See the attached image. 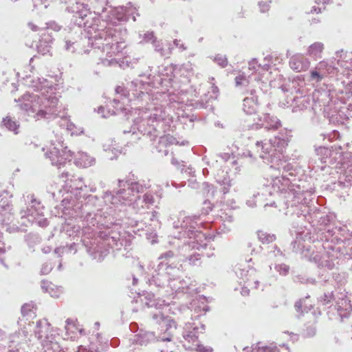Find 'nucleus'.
<instances>
[{
  "mask_svg": "<svg viewBox=\"0 0 352 352\" xmlns=\"http://www.w3.org/2000/svg\"><path fill=\"white\" fill-rule=\"evenodd\" d=\"M173 44L176 47H178L181 52H183L187 49L184 44L182 43L180 40L175 39L173 41Z\"/></svg>",
  "mask_w": 352,
  "mask_h": 352,
  "instance_id": "53",
  "label": "nucleus"
},
{
  "mask_svg": "<svg viewBox=\"0 0 352 352\" xmlns=\"http://www.w3.org/2000/svg\"><path fill=\"white\" fill-rule=\"evenodd\" d=\"M294 100L296 101V103L300 102V104H302V107L300 108L301 109L303 108H307V105L309 104V99L305 96L301 97L298 100H296L295 98Z\"/></svg>",
  "mask_w": 352,
  "mask_h": 352,
  "instance_id": "51",
  "label": "nucleus"
},
{
  "mask_svg": "<svg viewBox=\"0 0 352 352\" xmlns=\"http://www.w3.org/2000/svg\"><path fill=\"white\" fill-rule=\"evenodd\" d=\"M173 137L169 135H162L160 137V144L166 146L168 144H171Z\"/></svg>",
  "mask_w": 352,
  "mask_h": 352,
  "instance_id": "50",
  "label": "nucleus"
},
{
  "mask_svg": "<svg viewBox=\"0 0 352 352\" xmlns=\"http://www.w3.org/2000/svg\"><path fill=\"white\" fill-rule=\"evenodd\" d=\"M71 328L74 331V332H69V333H67L68 335H69L70 333L73 334L71 336V338H76L75 334L76 333L77 331L79 332L80 334H84V329L78 328L76 324L75 327H72V326H71Z\"/></svg>",
  "mask_w": 352,
  "mask_h": 352,
  "instance_id": "54",
  "label": "nucleus"
},
{
  "mask_svg": "<svg viewBox=\"0 0 352 352\" xmlns=\"http://www.w3.org/2000/svg\"><path fill=\"white\" fill-rule=\"evenodd\" d=\"M95 12L102 14V17H94L91 21L88 20L85 22V31L88 38V43L92 45V49L88 52L82 48V45L87 43L86 38H80V41L72 42L66 41L65 49L67 51L78 54L89 53L98 56L101 63L105 66H113L118 64L117 56L125 47L124 41L120 40L118 35V30L111 27L117 25L120 22L128 21L130 16H132L133 21L136 20L134 14L136 8L131 3L127 6L111 8L108 14L104 15L105 8H96Z\"/></svg>",
  "mask_w": 352,
  "mask_h": 352,
  "instance_id": "1",
  "label": "nucleus"
},
{
  "mask_svg": "<svg viewBox=\"0 0 352 352\" xmlns=\"http://www.w3.org/2000/svg\"><path fill=\"white\" fill-rule=\"evenodd\" d=\"M316 330L314 327H309L307 328V335L308 336H313L315 334Z\"/></svg>",
  "mask_w": 352,
  "mask_h": 352,
  "instance_id": "60",
  "label": "nucleus"
},
{
  "mask_svg": "<svg viewBox=\"0 0 352 352\" xmlns=\"http://www.w3.org/2000/svg\"><path fill=\"white\" fill-rule=\"evenodd\" d=\"M198 217H185L181 223L174 222L173 228L176 230L180 229L177 234H174L175 238L186 239L181 248H179V254L184 258V262H186L191 266H199L201 263L202 253H197L195 251H201L207 249L208 245L205 242V235L199 230L201 223L197 222Z\"/></svg>",
  "mask_w": 352,
  "mask_h": 352,
  "instance_id": "5",
  "label": "nucleus"
},
{
  "mask_svg": "<svg viewBox=\"0 0 352 352\" xmlns=\"http://www.w3.org/2000/svg\"><path fill=\"white\" fill-rule=\"evenodd\" d=\"M142 202L144 204L146 208H149L151 206H153L155 204L154 196L151 193H145L143 195Z\"/></svg>",
  "mask_w": 352,
  "mask_h": 352,
  "instance_id": "37",
  "label": "nucleus"
},
{
  "mask_svg": "<svg viewBox=\"0 0 352 352\" xmlns=\"http://www.w3.org/2000/svg\"><path fill=\"white\" fill-rule=\"evenodd\" d=\"M281 170L283 172L281 177L277 176L272 179V187L274 192H285L287 195L289 189L296 186L294 182L296 181L298 173L294 168L292 170L288 172L284 171L282 168L279 171L280 172Z\"/></svg>",
  "mask_w": 352,
  "mask_h": 352,
  "instance_id": "14",
  "label": "nucleus"
},
{
  "mask_svg": "<svg viewBox=\"0 0 352 352\" xmlns=\"http://www.w3.org/2000/svg\"><path fill=\"white\" fill-rule=\"evenodd\" d=\"M104 111H105V109L103 107L100 106V107H98V113L101 114L102 118H107L111 115V114L109 113V111H107V113L106 114L104 113Z\"/></svg>",
  "mask_w": 352,
  "mask_h": 352,
  "instance_id": "58",
  "label": "nucleus"
},
{
  "mask_svg": "<svg viewBox=\"0 0 352 352\" xmlns=\"http://www.w3.org/2000/svg\"><path fill=\"white\" fill-rule=\"evenodd\" d=\"M287 349L285 345L283 346H273L270 345L268 346H262V347H256L252 349V352H283V351H287Z\"/></svg>",
  "mask_w": 352,
  "mask_h": 352,
  "instance_id": "31",
  "label": "nucleus"
},
{
  "mask_svg": "<svg viewBox=\"0 0 352 352\" xmlns=\"http://www.w3.org/2000/svg\"><path fill=\"white\" fill-rule=\"evenodd\" d=\"M255 91H250V96H247L243 99V110L248 116L256 117L258 109L257 97L254 95Z\"/></svg>",
  "mask_w": 352,
  "mask_h": 352,
  "instance_id": "21",
  "label": "nucleus"
},
{
  "mask_svg": "<svg viewBox=\"0 0 352 352\" xmlns=\"http://www.w3.org/2000/svg\"><path fill=\"white\" fill-rule=\"evenodd\" d=\"M32 311V307L30 305H24L21 307V313L23 316H27L29 312Z\"/></svg>",
  "mask_w": 352,
  "mask_h": 352,
  "instance_id": "55",
  "label": "nucleus"
},
{
  "mask_svg": "<svg viewBox=\"0 0 352 352\" xmlns=\"http://www.w3.org/2000/svg\"><path fill=\"white\" fill-rule=\"evenodd\" d=\"M334 309L337 311L338 315L342 318L348 317L352 306L346 293L338 292L336 294Z\"/></svg>",
  "mask_w": 352,
  "mask_h": 352,
  "instance_id": "17",
  "label": "nucleus"
},
{
  "mask_svg": "<svg viewBox=\"0 0 352 352\" xmlns=\"http://www.w3.org/2000/svg\"><path fill=\"white\" fill-rule=\"evenodd\" d=\"M204 331L205 325L200 322H188L184 326L183 337L186 342L195 345V349L197 352H212L213 350L211 347L204 346L197 342L199 333H203Z\"/></svg>",
  "mask_w": 352,
  "mask_h": 352,
  "instance_id": "12",
  "label": "nucleus"
},
{
  "mask_svg": "<svg viewBox=\"0 0 352 352\" xmlns=\"http://www.w3.org/2000/svg\"><path fill=\"white\" fill-rule=\"evenodd\" d=\"M23 80L25 86L34 90H40L41 93V95L25 94L18 100L15 99L16 102H20L21 109L36 120H50L60 117L63 122L60 126L72 131L74 124L69 122L65 113L61 114L62 107L58 104L55 89L49 84V81L45 78L31 76H26Z\"/></svg>",
  "mask_w": 352,
  "mask_h": 352,
  "instance_id": "3",
  "label": "nucleus"
},
{
  "mask_svg": "<svg viewBox=\"0 0 352 352\" xmlns=\"http://www.w3.org/2000/svg\"><path fill=\"white\" fill-rule=\"evenodd\" d=\"M305 301V300H300L295 303L294 307L297 312L302 313L304 311H307V309H309L306 305H303V302Z\"/></svg>",
  "mask_w": 352,
  "mask_h": 352,
  "instance_id": "43",
  "label": "nucleus"
},
{
  "mask_svg": "<svg viewBox=\"0 0 352 352\" xmlns=\"http://www.w3.org/2000/svg\"><path fill=\"white\" fill-rule=\"evenodd\" d=\"M149 187L148 184L131 178L118 179L117 190L105 192L103 199L106 203H110L115 207L133 204V208H135L138 206V202L140 201L138 194L143 192Z\"/></svg>",
  "mask_w": 352,
  "mask_h": 352,
  "instance_id": "7",
  "label": "nucleus"
},
{
  "mask_svg": "<svg viewBox=\"0 0 352 352\" xmlns=\"http://www.w3.org/2000/svg\"><path fill=\"white\" fill-rule=\"evenodd\" d=\"M216 181L223 186L222 192L224 195L229 192L232 184L227 172L219 170L216 175Z\"/></svg>",
  "mask_w": 352,
  "mask_h": 352,
  "instance_id": "25",
  "label": "nucleus"
},
{
  "mask_svg": "<svg viewBox=\"0 0 352 352\" xmlns=\"http://www.w3.org/2000/svg\"><path fill=\"white\" fill-rule=\"evenodd\" d=\"M152 45L155 49V51L157 53H159L160 54V56H164L166 55V53H165V50H164V44L162 42V41H159L157 39V38H155V41H154L153 43H152Z\"/></svg>",
  "mask_w": 352,
  "mask_h": 352,
  "instance_id": "38",
  "label": "nucleus"
},
{
  "mask_svg": "<svg viewBox=\"0 0 352 352\" xmlns=\"http://www.w3.org/2000/svg\"><path fill=\"white\" fill-rule=\"evenodd\" d=\"M111 107L113 109H109V113L111 115L114 114H123L126 116L128 112L130 111L129 109L124 104L123 102H120L118 99H114L111 103Z\"/></svg>",
  "mask_w": 352,
  "mask_h": 352,
  "instance_id": "27",
  "label": "nucleus"
},
{
  "mask_svg": "<svg viewBox=\"0 0 352 352\" xmlns=\"http://www.w3.org/2000/svg\"><path fill=\"white\" fill-rule=\"evenodd\" d=\"M175 278H177V276H175ZM177 280V278H175V280L174 282H172L171 283H170V287L173 290H175V292H178L182 289L188 287V283H186V281L184 279L179 280V283L180 285L177 287V285H176Z\"/></svg>",
  "mask_w": 352,
  "mask_h": 352,
  "instance_id": "39",
  "label": "nucleus"
},
{
  "mask_svg": "<svg viewBox=\"0 0 352 352\" xmlns=\"http://www.w3.org/2000/svg\"><path fill=\"white\" fill-rule=\"evenodd\" d=\"M261 67V65H258L256 58L252 59L248 63V69L252 72L251 74H252L254 72H256L258 68Z\"/></svg>",
  "mask_w": 352,
  "mask_h": 352,
  "instance_id": "46",
  "label": "nucleus"
},
{
  "mask_svg": "<svg viewBox=\"0 0 352 352\" xmlns=\"http://www.w3.org/2000/svg\"><path fill=\"white\" fill-rule=\"evenodd\" d=\"M316 153L322 163H327V159L331 155V149L324 146L316 148Z\"/></svg>",
  "mask_w": 352,
  "mask_h": 352,
  "instance_id": "32",
  "label": "nucleus"
},
{
  "mask_svg": "<svg viewBox=\"0 0 352 352\" xmlns=\"http://www.w3.org/2000/svg\"><path fill=\"white\" fill-rule=\"evenodd\" d=\"M38 52L44 55L50 52L51 50V40L43 41V39L40 40L37 45Z\"/></svg>",
  "mask_w": 352,
  "mask_h": 352,
  "instance_id": "34",
  "label": "nucleus"
},
{
  "mask_svg": "<svg viewBox=\"0 0 352 352\" xmlns=\"http://www.w3.org/2000/svg\"><path fill=\"white\" fill-rule=\"evenodd\" d=\"M289 66L294 71L300 72L309 69L310 61L303 55L297 54L291 57Z\"/></svg>",
  "mask_w": 352,
  "mask_h": 352,
  "instance_id": "20",
  "label": "nucleus"
},
{
  "mask_svg": "<svg viewBox=\"0 0 352 352\" xmlns=\"http://www.w3.org/2000/svg\"><path fill=\"white\" fill-rule=\"evenodd\" d=\"M67 204H69V202L67 197H65L62 200V205L64 206V208H67Z\"/></svg>",
  "mask_w": 352,
  "mask_h": 352,
  "instance_id": "64",
  "label": "nucleus"
},
{
  "mask_svg": "<svg viewBox=\"0 0 352 352\" xmlns=\"http://www.w3.org/2000/svg\"><path fill=\"white\" fill-rule=\"evenodd\" d=\"M96 214L88 212L85 217L86 224L82 229V241L86 247L87 252L94 259L102 261L109 253V248L120 249L122 241L120 234L109 228L98 232L97 237H94L98 228V222L96 219Z\"/></svg>",
  "mask_w": 352,
  "mask_h": 352,
  "instance_id": "4",
  "label": "nucleus"
},
{
  "mask_svg": "<svg viewBox=\"0 0 352 352\" xmlns=\"http://www.w3.org/2000/svg\"><path fill=\"white\" fill-rule=\"evenodd\" d=\"M328 0H315L316 3L318 4V6H314L311 10V13H319L321 12L322 10H324V4L327 3Z\"/></svg>",
  "mask_w": 352,
  "mask_h": 352,
  "instance_id": "40",
  "label": "nucleus"
},
{
  "mask_svg": "<svg viewBox=\"0 0 352 352\" xmlns=\"http://www.w3.org/2000/svg\"><path fill=\"white\" fill-rule=\"evenodd\" d=\"M271 1H259L258 6L261 12H266L270 10Z\"/></svg>",
  "mask_w": 352,
  "mask_h": 352,
  "instance_id": "45",
  "label": "nucleus"
},
{
  "mask_svg": "<svg viewBox=\"0 0 352 352\" xmlns=\"http://www.w3.org/2000/svg\"><path fill=\"white\" fill-rule=\"evenodd\" d=\"M174 253L172 251H168L161 255L159 259H168L173 257Z\"/></svg>",
  "mask_w": 352,
  "mask_h": 352,
  "instance_id": "56",
  "label": "nucleus"
},
{
  "mask_svg": "<svg viewBox=\"0 0 352 352\" xmlns=\"http://www.w3.org/2000/svg\"><path fill=\"white\" fill-rule=\"evenodd\" d=\"M41 288L52 297H58L60 294V291L52 283L43 281L41 283Z\"/></svg>",
  "mask_w": 352,
  "mask_h": 352,
  "instance_id": "28",
  "label": "nucleus"
},
{
  "mask_svg": "<svg viewBox=\"0 0 352 352\" xmlns=\"http://www.w3.org/2000/svg\"><path fill=\"white\" fill-rule=\"evenodd\" d=\"M53 266L52 263H45L43 264L41 269V273L42 274H48L52 270Z\"/></svg>",
  "mask_w": 352,
  "mask_h": 352,
  "instance_id": "48",
  "label": "nucleus"
},
{
  "mask_svg": "<svg viewBox=\"0 0 352 352\" xmlns=\"http://www.w3.org/2000/svg\"><path fill=\"white\" fill-rule=\"evenodd\" d=\"M179 272V269L169 265L164 261H160L156 268L152 272V276L149 279L150 285L156 287H165L170 286V283L175 280V276Z\"/></svg>",
  "mask_w": 352,
  "mask_h": 352,
  "instance_id": "11",
  "label": "nucleus"
},
{
  "mask_svg": "<svg viewBox=\"0 0 352 352\" xmlns=\"http://www.w3.org/2000/svg\"><path fill=\"white\" fill-rule=\"evenodd\" d=\"M72 175L67 171H63L60 175V177L63 179V182H66L69 179Z\"/></svg>",
  "mask_w": 352,
  "mask_h": 352,
  "instance_id": "59",
  "label": "nucleus"
},
{
  "mask_svg": "<svg viewBox=\"0 0 352 352\" xmlns=\"http://www.w3.org/2000/svg\"><path fill=\"white\" fill-rule=\"evenodd\" d=\"M3 124L5 126L9 131H13L14 134L19 133V124L18 122L12 120V118L7 116L3 118Z\"/></svg>",
  "mask_w": 352,
  "mask_h": 352,
  "instance_id": "29",
  "label": "nucleus"
},
{
  "mask_svg": "<svg viewBox=\"0 0 352 352\" xmlns=\"http://www.w3.org/2000/svg\"><path fill=\"white\" fill-rule=\"evenodd\" d=\"M48 28L54 31H59L60 30V26L55 22H51L48 24Z\"/></svg>",
  "mask_w": 352,
  "mask_h": 352,
  "instance_id": "57",
  "label": "nucleus"
},
{
  "mask_svg": "<svg viewBox=\"0 0 352 352\" xmlns=\"http://www.w3.org/2000/svg\"><path fill=\"white\" fill-rule=\"evenodd\" d=\"M274 268L282 276H286L289 271V267L285 264L275 265Z\"/></svg>",
  "mask_w": 352,
  "mask_h": 352,
  "instance_id": "42",
  "label": "nucleus"
},
{
  "mask_svg": "<svg viewBox=\"0 0 352 352\" xmlns=\"http://www.w3.org/2000/svg\"><path fill=\"white\" fill-rule=\"evenodd\" d=\"M316 69L326 76L331 74L334 70V67L327 60L320 61L316 65Z\"/></svg>",
  "mask_w": 352,
  "mask_h": 352,
  "instance_id": "30",
  "label": "nucleus"
},
{
  "mask_svg": "<svg viewBox=\"0 0 352 352\" xmlns=\"http://www.w3.org/2000/svg\"><path fill=\"white\" fill-rule=\"evenodd\" d=\"M238 276L243 280L244 284H247V287L250 289H258L259 281L255 278V272L253 270H240V272H236Z\"/></svg>",
  "mask_w": 352,
  "mask_h": 352,
  "instance_id": "22",
  "label": "nucleus"
},
{
  "mask_svg": "<svg viewBox=\"0 0 352 352\" xmlns=\"http://www.w3.org/2000/svg\"><path fill=\"white\" fill-rule=\"evenodd\" d=\"M35 337L40 341L41 352H66L60 349L58 342V333L47 320L36 322L34 329Z\"/></svg>",
  "mask_w": 352,
  "mask_h": 352,
  "instance_id": "9",
  "label": "nucleus"
},
{
  "mask_svg": "<svg viewBox=\"0 0 352 352\" xmlns=\"http://www.w3.org/2000/svg\"><path fill=\"white\" fill-rule=\"evenodd\" d=\"M258 238L263 243H269L274 241L276 239L275 235L268 234L263 231L258 232Z\"/></svg>",
  "mask_w": 352,
  "mask_h": 352,
  "instance_id": "35",
  "label": "nucleus"
},
{
  "mask_svg": "<svg viewBox=\"0 0 352 352\" xmlns=\"http://www.w3.org/2000/svg\"><path fill=\"white\" fill-rule=\"evenodd\" d=\"M324 78H325V76L322 74V72L318 71L316 67L312 70H311L309 77L311 81L319 82Z\"/></svg>",
  "mask_w": 352,
  "mask_h": 352,
  "instance_id": "36",
  "label": "nucleus"
},
{
  "mask_svg": "<svg viewBox=\"0 0 352 352\" xmlns=\"http://www.w3.org/2000/svg\"><path fill=\"white\" fill-rule=\"evenodd\" d=\"M25 208L21 210V218L27 217L28 221L36 223L39 226L45 228L47 226V221L43 217L44 207L34 194L25 193L23 195Z\"/></svg>",
  "mask_w": 352,
  "mask_h": 352,
  "instance_id": "10",
  "label": "nucleus"
},
{
  "mask_svg": "<svg viewBox=\"0 0 352 352\" xmlns=\"http://www.w3.org/2000/svg\"><path fill=\"white\" fill-rule=\"evenodd\" d=\"M46 157L49 158L53 166L58 168L63 167L67 162H70L72 157V153L64 147L62 141H58L57 144H54L45 153Z\"/></svg>",
  "mask_w": 352,
  "mask_h": 352,
  "instance_id": "13",
  "label": "nucleus"
},
{
  "mask_svg": "<svg viewBox=\"0 0 352 352\" xmlns=\"http://www.w3.org/2000/svg\"><path fill=\"white\" fill-rule=\"evenodd\" d=\"M269 259H273L275 257H281L282 252L281 251L277 248V247L274 248V250L270 251L267 255Z\"/></svg>",
  "mask_w": 352,
  "mask_h": 352,
  "instance_id": "47",
  "label": "nucleus"
},
{
  "mask_svg": "<svg viewBox=\"0 0 352 352\" xmlns=\"http://www.w3.org/2000/svg\"><path fill=\"white\" fill-rule=\"evenodd\" d=\"M244 122L243 127L248 129L264 127L267 130H275L281 126L280 121L276 116L269 113H265L261 117L253 118L252 121L245 119Z\"/></svg>",
  "mask_w": 352,
  "mask_h": 352,
  "instance_id": "15",
  "label": "nucleus"
},
{
  "mask_svg": "<svg viewBox=\"0 0 352 352\" xmlns=\"http://www.w3.org/2000/svg\"><path fill=\"white\" fill-rule=\"evenodd\" d=\"M19 230V228L17 227V226H9L8 228H7V230L10 232H15V231H18Z\"/></svg>",
  "mask_w": 352,
  "mask_h": 352,
  "instance_id": "63",
  "label": "nucleus"
},
{
  "mask_svg": "<svg viewBox=\"0 0 352 352\" xmlns=\"http://www.w3.org/2000/svg\"><path fill=\"white\" fill-rule=\"evenodd\" d=\"M140 300L147 307L155 308L156 310L153 312H151V315L152 314L156 313L157 311H160L162 314H163L161 309H163L164 307H166L168 305V303L165 302V300L155 298L154 295L151 293L144 294L140 296Z\"/></svg>",
  "mask_w": 352,
  "mask_h": 352,
  "instance_id": "19",
  "label": "nucleus"
},
{
  "mask_svg": "<svg viewBox=\"0 0 352 352\" xmlns=\"http://www.w3.org/2000/svg\"><path fill=\"white\" fill-rule=\"evenodd\" d=\"M289 136L285 133H280L269 141H257L256 148L259 157L266 163H272L270 168L288 172L293 170V166L282 160L283 151L289 142Z\"/></svg>",
  "mask_w": 352,
  "mask_h": 352,
  "instance_id": "6",
  "label": "nucleus"
},
{
  "mask_svg": "<svg viewBox=\"0 0 352 352\" xmlns=\"http://www.w3.org/2000/svg\"><path fill=\"white\" fill-rule=\"evenodd\" d=\"M336 295L333 294L332 293L327 292L324 293L322 296H321V301L322 302L323 305H328L329 302H331V300H335Z\"/></svg>",
  "mask_w": 352,
  "mask_h": 352,
  "instance_id": "44",
  "label": "nucleus"
},
{
  "mask_svg": "<svg viewBox=\"0 0 352 352\" xmlns=\"http://www.w3.org/2000/svg\"><path fill=\"white\" fill-rule=\"evenodd\" d=\"M214 248H212L211 245L209 246V251H208L206 253V256L208 258H210L212 256H213L214 254Z\"/></svg>",
  "mask_w": 352,
  "mask_h": 352,
  "instance_id": "61",
  "label": "nucleus"
},
{
  "mask_svg": "<svg viewBox=\"0 0 352 352\" xmlns=\"http://www.w3.org/2000/svg\"><path fill=\"white\" fill-rule=\"evenodd\" d=\"M12 195L8 190H3L0 194V221L4 224H8L12 218Z\"/></svg>",
  "mask_w": 352,
  "mask_h": 352,
  "instance_id": "16",
  "label": "nucleus"
},
{
  "mask_svg": "<svg viewBox=\"0 0 352 352\" xmlns=\"http://www.w3.org/2000/svg\"><path fill=\"white\" fill-rule=\"evenodd\" d=\"M156 36L153 32H143L139 33V43L144 44L151 43H152L155 41Z\"/></svg>",
  "mask_w": 352,
  "mask_h": 352,
  "instance_id": "33",
  "label": "nucleus"
},
{
  "mask_svg": "<svg viewBox=\"0 0 352 352\" xmlns=\"http://www.w3.org/2000/svg\"><path fill=\"white\" fill-rule=\"evenodd\" d=\"M95 163V159L87 155L86 153L78 152L74 159V164L82 168H87Z\"/></svg>",
  "mask_w": 352,
  "mask_h": 352,
  "instance_id": "24",
  "label": "nucleus"
},
{
  "mask_svg": "<svg viewBox=\"0 0 352 352\" xmlns=\"http://www.w3.org/2000/svg\"><path fill=\"white\" fill-rule=\"evenodd\" d=\"M65 322H66V324H65V329L66 333H69V332H74V331L71 328V326H72V327H75L76 323H75L74 320H73L72 318H68L66 320Z\"/></svg>",
  "mask_w": 352,
  "mask_h": 352,
  "instance_id": "49",
  "label": "nucleus"
},
{
  "mask_svg": "<svg viewBox=\"0 0 352 352\" xmlns=\"http://www.w3.org/2000/svg\"><path fill=\"white\" fill-rule=\"evenodd\" d=\"M245 287L242 288L241 294L243 296H247L249 294V291H250L249 288L250 287H247V284H245Z\"/></svg>",
  "mask_w": 352,
  "mask_h": 352,
  "instance_id": "62",
  "label": "nucleus"
},
{
  "mask_svg": "<svg viewBox=\"0 0 352 352\" xmlns=\"http://www.w3.org/2000/svg\"><path fill=\"white\" fill-rule=\"evenodd\" d=\"M214 61L221 67H225L228 65V59L224 55L217 54L214 57Z\"/></svg>",
  "mask_w": 352,
  "mask_h": 352,
  "instance_id": "41",
  "label": "nucleus"
},
{
  "mask_svg": "<svg viewBox=\"0 0 352 352\" xmlns=\"http://www.w3.org/2000/svg\"><path fill=\"white\" fill-rule=\"evenodd\" d=\"M153 322L160 326L162 332L155 336L154 332L140 329L133 339L129 340V347L133 344L146 346L147 344L157 341L170 342L172 340L174 331L176 329V322L170 317H165L160 311L152 314Z\"/></svg>",
  "mask_w": 352,
  "mask_h": 352,
  "instance_id": "8",
  "label": "nucleus"
},
{
  "mask_svg": "<svg viewBox=\"0 0 352 352\" xmlns=\"http://www.w3.org/2000/svg\"><path fill=\"white\" fill-rule=\"evenodd\" d=\"M147 86L142 80L135 79L129 82L126 87H117L116 91L124 96L127 101L137 102V104L141 103L138 109L139 117L135 119L131 130L124 131V133H131L134 135L137 130L153 140L166 131L169 118L162 105L153 101L148 102L151 96L146 91Z\"/></svg>",
  "mask_w": 352,
  "mask_h": 352,
  "instance_id": "2",
  "label": "nucleus"
},
{
  "mask_svg": "<svg viewBox=\"0 0 352 352\" xmlns=\"http://www.w3.org/2000/svg\"><path fill=\"white\" fill-rule=\"evenodd\" d=\"M311 261L316 263L318 267L328 270H331L336 266V258L327 252L315 254L311 256Z\"/></svg>",
  "mask_w": 352,
  "mask_h": 352,
  "instance_id": "18",
  "label": "nucleus"
},
{
  "mask_svg": "<svg viewBox=\"0 0 352 352\" xmlns=\"http://www.w3.org/2000/svg\"><path fill=\"white\" fill-rule=\"evenodd\" d=\"M324 48L322 43L315 42L308 47L307 54L314 60L321 58Z\"/></svg>",
  "mask_w": 352,
  "mask_h": 352,
  "instance_id": "26",
  "label": "nucleus"
},
{
  "mask_svg": "<svg viewBox=\"0 0 352 352\" xmlns=\"http://www.w3.org/2000/svg\"><path fill=\"white\" fill-rule=\"evenodd\" d=\"M235 82L236 85H243L245 82H248V81L245 76L240 75L235 78Z\"/></svg>",
  "mask_w": 352,
  "mask_h": 352,
  "instance_id": "52",
  "label": "nucleus"
},
{
  "mask_svg": "<svg viewBox=\"0 0 352 352\" xmlns=\"http://www.w3.org/2000/svg\"><path fill=\"white\" fill-rule=\"evenodd\" d=\"M297 188H298V190H296L294 187H292L291 189H289V191H288L286 197L287 199L292 198L294 204H307L309 200L307 198L306 195H310L311 192L310 191L305 192L304 190H300L299 186H297Z\"/></svg>",
  "mask_w": 352,
  "mask_h": 352,
  "instance_id": "23",
  "label": "nucleus"
}]
</instances>
